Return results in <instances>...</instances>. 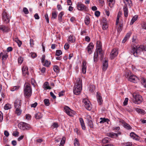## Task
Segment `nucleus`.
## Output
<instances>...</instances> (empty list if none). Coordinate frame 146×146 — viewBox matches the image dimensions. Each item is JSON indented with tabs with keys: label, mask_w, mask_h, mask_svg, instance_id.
Returning a JSON list of instances; mask_svg holds the SVG:
<instances>
[{
	"label": "nucleus",
	"mask_w": 146,
	"mask_h": 146,
	"mask_svg": "<svg viewBox=\"0 0 146 146\" xmlns=\"http://www.w3.org/2000/svg\"><path fill=\"white\" fill-rule=\"evenodd\" d=\"M98 56V53L97 51L96 52H95L94 54V62H97L98 61V59H97Z\"/></svg>",
	"instance_id": "obj_37"
},
{
	"label": "nucleus",
	"mask_w": 146,
	"mask_h": 146,
	"mask_svg": "<svg viewBox=\"0 0 146 146\" xmlns=\"http://www.w3.org/2000/svg\"><path fill=\"white\" fill-rule=\"evenodd\" d=\"M128 80L129 81L134 83H136L139 81L138 78L134 75H131L129 76Z\"/></svg>",
	"instance_id": "obj_11"
},
{
	"label": "nucleus",
	"mask_w": 146,
	"mask_h": 146,
	"mask_svg": "<svg viewBox=\"0 0 146 146\" xmlns=\"http://www.w3.org/2000/svg\"><path fill=\"white\" fill-rule=\"evenodd\" d=\"M30 44L31 47H33L34 44V41L32 39H30Z\"/></svg>",
	"instance_id": "obj_61"
},
{
	"label": "nucleus",
	"mask_w": 146,
	"mask_h": 146,
	"mask_svg": "<svg viewBox=\"0 0 146 146\" xmlns=\"http://www.w3.org/2000/svg\"><path fill=\"white\" fill-rule=\"evenodd\" d=\"M23 61V58L21 57H19L18 59V62L19 63L21 64Z\"/></svg>",
	"instance_id": "obj_53"
},
{
	"label": "nucleus",
	"mask_w": 146,
	"mask_h": 146,
	"mask_svg": "<svg viewBox=\"0 0 146 146\" xmlns=\"http://www.w3.org/2000/svg\"><path fill=\"white\" fill-rule=\"evenodd\" d=\"M44 104L46 106H48L50 104L49 100L48 99H45L44 100Z\"/></svg>",
	"instance_id": "obj_45"
},
{
	"label": "nucleus",
	"mask_w": 146,
	"mask_h": 146,
	"mask_svg": "<svg viewBox=\"0 0 146 146\" xmlns=\"http://www.w3.org/2000/svg\"><path fill=\"white\" fill-rule=\"evenodd\" d=\"M53 69L54 72L56 73H58L60 71V69L57 66H54Z\"/></svg>",
	"instance_id": "obj_38"
},
{
	"label": "nucleus",
	"mask_w": 146,
	"mask_h": 146,
	"mask_svg": "<svg viewBox=\"0 0 146 146\" xmlns=\"http://www.w3.org/2000/svg\"><path fill=\"white\" fill-rule=\"evenodd\" d=\"M108 66V60H106L103 63L102 68V70L104 71H105L107 69Z\"/></svg>",
	"instance_id": "obj_19"
},
{
	"label": "nucleus",
	"mask_w": 146,
	"mask_h": 146,
	"mask_svg": "<svg viewBox=\"0 0 146 146\" xmlns=\"http://www.w3.org/2000/svg\"><path fill=\"white\" fill-rule=\"evenodd\" d=\"M102 24H107L108 21L106 19L104 18L102 19Z\"/></svg>",
	"instance_id": "obj_50"
},
{
	"label": "nucleus",
	"mask_w": 146,
	"mask_h": 146,
	"mask_svg": "<svg viewBox=\"0 0 146 146\" xmlns=\"http://www.w3.org/2000/svg\"><path fill=\"white\" fill-rule=\"evenodd\" d=\"M19 134V132L17 131H14L13 133V136L15 137H17Z\"/></svg>",
	"instance_id": "obj_58"
},
{
	"label": "nucleus",
	"mask_w": 146,
	"mask_h": 146,
	"mask_svg": "<svg viewBox=\"0 0 146 146\" xmlns=\"http://www.w3.org/2000/svg\"><path fill=\"white\" fill-rule=\"evenodd\" d=\"M90 19L89 17V16L87 15L85 19V23L86 25H88L90 22Z\"/></svg>",
	"instance_id": "obj_25"
},
{
	"label": "nucleus",
	"mask_w": 146,
	"mask_h": 146,
	"mask_svg": "<svg viewBox=\"0 0 146 146\" xmlns=\"http://www.w3.org/2000/svg\"><path fill=\"white\" fill-rule=\"evenodd\" d=\"M142 83L144 85V86L146 88V80L144 78H143Z\"/></svg>",
	"instance_id": "obj_55"
},
{
	"label": "nucleus",
	"mask_w": 146,
	"mask_h": 146,
	"mask_svg": "<svg viewBox=\"0 0 146 146\" xmlns=\"http://www.w3.org/2000/svg\"><path fill=\"white\" fill-rule=\"evenodd\" d=\"M43 88L47 90L51 89L50 87L49 86L48 82H46L44 83V85Z\"/></svg>",
	"instance_id": "obj_35"
},
{
	"label": "nucleus",
	"mask_w": 146,
	"mask_h": 146,
	"mask_svg": "<svg viewBox=\"0 0 146 146\" xmlns=\"http://www.w3.org/2000/svg\"><path fill=\"white\" fill-rule=\"evenodd\" d=\"M98 49L99 50V55L100 56V59L102 60L104 58V54L103 52L101 50L100 47L98 48Z\"/></svg>",
	"instance_id": "obj_33"
},
{
	"label": "nucleus",
	"mask_w": 146,
	"mask_h": 146,
	"mask_svg": "<svg viewBox=\"0 0 146 146\" xmlns=\"http://www.w3.org/2000/svg\"><path fill=\"white\" fill-rule=\"evenodd\" d=\"M94 47V45H93V44L92 42H90L87 46V51L89 54H90L92 53Z\"/></svg>",
	"instance_id": "obj_14"
},
{
	"label": "nucleus",
	"mask_w": 146,
	"mask_h": 146,
	"mask_svg": "<svg viewBox=\"0 0 146 146\" xmlns=\"http://www.w3.org/2000/svg\"><path fill=\"white\" fill-rule=\"evenodd\" d=\"M16 109L15 113L18 115H19L21 113L22 110L21 109V108H15Z\"/></svg>",
	"instance_id": "obj_26"
},
{
	"label": "nucleus",
	"mask_w": 146,
	"mask_h": 146,
	"mask_svg": "<svg viewBox=\"0 0 146 146\" xmlns=\"http://www.w3.org/2000/svg\"><path fill=\"white\" fill-rule=\"evenodd\" d=\"M138 17V16L137 15H135L132 18L130 24L132 25L133 23L137 19Z\"/></svg>",
	"instance_id": "obj_27"
},
{
	"label": "nucleus",
	"mask_w": 146,
	"mask_h": 146,
	"mask_svg": "<svg viewBox=\"0 0 146 146\" xmlns=\"http://www.w3.org/2000/svg\"><path fill=\"white\" fill-rule=\"evenodd\" d=\"M19 88V87L15 86H14L13 88L11 89V90L12 91H14L15 90H16L18 89Z\"/></svg>",
	"instance_id": "obj_57"
},
{
	"label": "nucleus",
	"mask_w": 146,
	"mask_h": 146,
	"mask_svg": "<svg viewBox=\"0 0 146 146\" xmlns=\"http://www.w3.org/2000/svg\"><path fill=\"white\" fill-rule=\"evenodd\" d=\"M31 57L33 58H35L37 56L36 54V53L34 52H31Z\"/></svg>",
	"instance_id": "obj_59"
},
{
	"label": "nucleus",
	"mask_w": 146,
	"mask_h": 146,
	"mask_svg": "<svg viewBox=\"0 0 146 146\" xmlns=\"http://www.w3.org/2000/svg\"><path fill=\"white\" fill-rule=\"evenodd\" d=\"M64 14V12H61L58 15V19L60 22H61L62 21V17Z\"/></svg>",
	"instance_id": "obj_34"
},
{
	"label": "nucleus",
	"mask_w": 146,
	"mask_h": 146,
	"mask_svg": "<svg viewBox=\"0 0 146 146\" xmlns=\"http://www.w3.org/2000/svg\"><path fill=\"white\" fill-rule=\"evenodd\" d=\"M131 32H129L127 33L125 36V37L124 39L122 41V42L124 43H125L126 41L129 38L131 34Z\"/></svg>",
	"instance_id": "obj_22"
},
{
	"label": "nucleus",
	"mask_w": 146,
	"mask_h": 146,
	"mask_svg": "<svg viewBox=\"0 0 146 146\" xmlns=\"http://www.w3.org/2000/svg\"><path fill=\"white\" fill-rule=\"evenodd\" d=\"M95 89V87L94 85H91L89 87V90L92 92Z\"/></svg>",
	"instance_id": "obj_47"
},
{
	"label": "nucleus",
	"mask_w": 146,
	"mask_h": 146,
	"mask_svg": "<svg viewBox=\"0 0 146 146\" xmlns=\"http://www.w3.org/2000/svg\"><path fill=\"white\" fill-rule=\"evenodd\" d=\"M66 138L64 137H63L61 140L60 146H63L65 141Z\"/></svg>",
	"instance_id": "obj_42"
},
{
	"label": "nucleus",
	"mask_w": 146,
	"mask_h": 146,
	"mask_svg": "<svg viewBox=\"0 0 146 146\" xmlns=\"http://www.w3.org/2000/svg\"><path fill=\"white\" fill-rule=\"evenodd\" d=\"M2 17L4 23H8L9 22L10 16L9 14L5 11L2 13Z\"/></svg>",
	"instance_id": "obj_5"
},
{
	"label": "nucleus",
	"mask_w": 146,
	"mask_h": 146,
	"mask_svg": "<svg viewBox=\"0 0 146 146\" xmlns=\"http://www.w3.org/2000/svg\"><path fill=\"white\" fill-rule=\"evenodd\" d=\"M57 14L58 13L56 11H53L52 14V19H56L57 17Z\"/></svg>",
	"instance_id": "obj_28"
},
{
	"label": "nucleus",
	"mask_w": 146,
	"mask_h": 146,
	"mask_svg": "<svg viewBox=\"0 0 146 146\" xmlns=\"http://www.w3.org/2000/svg\"><path fill=\"white\" fill-rule=\"evenodd\" d=\"M18 127L20 129L23 130L27 129L29 127V125L23 122H20L18 124Z\"/></svg>",
	"instance_id": "obj_9"
},
{
	"label": "nucleus",
	"mask_w": 146,
	"mask_h": 146,
	"mask_svg": "<svg viewBox=\"0 0 146 146\" xmlns=\"http://www.w3.org/2000/svg\"><path fill=\"white\" fill-rule=\"evenodd\" d=\"M100 14V12L98 11H96L95 13V15L97 17H98Z\"/></svg>",
	"instance_id": "obj_62"
},
{
	"label": "nucleus",
	"mask_w": 146,
	"mask_h": 146,
	"mask_svg": "<svg viewBox=\"0 0 146 146\" xmlns=\"http://www.w3.org/2000/svg\"><path fill=\"white\" fill-rule=\"evenodd\" d=\"M125 3L124 5H128L129 8H131L132 6V2L131 0H123Z\"/></svg>",
	"instance_id": "obj_20"
},
{
	"label": "nucleus",
	"mask_w": 146,
	"mask_h": 146,
	"mask_svg": "<svg viewBox=\"0 0 146 146\" xmlns=\"http://www.w3.org/2000/svg\"><path fill=\"white\" fill-rule=\"evenodd\" d=\"M88 124L89 126L91 128H94V125L92 121L91 120H88Z\"/></svg>",
	"instance_id": "obj_31"
},
{
	"label": "nucleus",
	"mask_w": 146,
	"mask_h": 146,
	"mask_svg": "<svg viewBox=\"0 0 146 146\" xmlns=\"http://www.w3.org/2000/svg\"><path fill=\"white\" fill-rule=\"evenodd\" d=\"M2 55V60H5L8 57V55L7 54H4L3 53V54Z\"/></svg>",
	"instance_id": "obj_48"
},
{
	"label": "nucleus",
	"mask_w": 146,
	"mask_h": 146,
	"mask_svg": "<svg viewBox=\"0 0 146 146\" xmlns=\"http://www.w3.org/2000/svg\"><path fill=\"white\" fill-rule=\"evenodd\" d=\"M133 103L137 104H141L143 100V99L141 96L139 94H136L135 93L133 94Z\"/></svg>",
	"instance_id": "obj_4"
},
{
	"label": "nucleus",
	"mask_w": 146,
	"mask_h": 146,
	"mask_svg": "<svg viewBox=\"0 0 146 146\" xmlns=\"http://www.w3.org/2000/svg\"><path fill=\"white\" fill-rule=\"evenodd\" d=\"M76 83L74 87L73 92L74 94L78 95L79 94L82 90V80L78 78L76 79Z\"/></svg>",
	"instance_id": "obj_2"
},
{
	"label": "nucleus",
	"mask_w": 146,
	"mask_h": 146,
	"mask_svg": "<svg viewBox=\"0 0 146 146\" xmlns=\"http://www.w3.org/2000/svg\"><path fill=\"white\" fill-rule=\"evenodd\" d=\"M124 16L127 17L128 15V10L127 5H124L123 7Z\"/></svg>",
	"instance_id": "obj_18"
},
{
	"label": "nucleus",
	"mask_w": 146,
	"mask_h": 146,
	"mask_svg": "<svg viewBox=\"0 0 146 146\" xmlns=\"http://www.w3.org/2000/svg\"><path fill=\"white\" fill-rule=\"evenodd\" d=\"M136 110L138 112L141 113H144L145 112L144 110L138 108L136 109Z\"/></svg>",
	"instance_id": "obj_49"
},
{
	"label": "nucleus",
	"mask_w": 146,
	"mask_h": 146,
	"mask_svg": "<svg viewBox=\"0 0 146 146\" xmlns=\"http://www.w3.org/2000/svg\"><path fill=\"white\" fill-rule=\"evenodd\" d=\"M11 108V106L9 104H7L4 107V108L5 110H8Z\"/></svg>",
	"instance_id": "obj_46"
},
{
	"label": "nucleus",
	"mask_w": 146,
	"mask_h": 146,
	"mask_svg": "<svg viewBox=\"0 0 146 146\" xmlns=\"http://www.w3.org/2000/svg\"><path fill=\"white\" fill-rule=\"evenodd\" d=\"M97 98L98 102L99 103V105H101L102 104L103 102L102 98L100 96V94H99L98 92L97 93Z\"/></svg>",
	"instance_id": "obj_17"
},
{
	"label": "nucleus",
	"mask_w": 146,
	"mask_h": 146,
	"mask_svg": "<svg viewBox=\"0 0 146 146\" xmlns=\"http://www.w3.org/2000/svg\"><path fill=\"white\" fill-rule=\"evenodd\" d=\"M14 40L17 43L18 46L20 47L22 44L21 41L18 38H15Z\"/></svg>",
	"instance_id": "obj_39"
},
{
	"label": "nucleus",
	"mask_w": 146,
	"mask_h": 146,
	"mask_svg": "<svg viewBox=\"0 0 146 146\" xmlns=\"http://www.w3.org/2000/svg\"><path fill=\"white\" fill-rule=\"evenodd\" d=\"M130 136L133 139H135L136 140H138L139 139L138 138H136V137H138V136L135 134L133 132H131L130 134Z\"/></svg>",
	"instance_id": "obj_30"
},
{
	"label": "nucleus",
	"mask_w": 146,
	"mask_h": 146,
	"mask_svg": "<svg viewBox=\"0 0 146 146\" xmlns=\"http://www.w3.org/2000/svg\"><path fill=\"white\" fill-rule=\"evenodd\" d=\"M82 69L83 73L85 74L86 70V62L85 60H83L82 66Z\"/></svg>",
	"instance_id": "obj_15"
},
{
	"label": "nucleus",
	"mask_w": 146,
	"mask_h": 146,
	"mask_svg": "<svg viewBox=\"0 0 146 146\" xmlns=\"http://www.w3.org/2000/svg\"><path fill=\"white\" fill-rule=\"evenodd\" d=\"M79 120L82 129L83 130H85L86 129V127L83 119L82 118H79Z\"/></svg>",
	"instance_id": "obj_21"
},
{
	"label": "nucleus",
	"mask_w": 146,
	"mask_h": 146,
	"mask_svg": "<svg viewBox=\"0 0 146 146\" xmlns=\"http://www.w3.org/2000/svg\"><path fill=\"white\" fill-rule=\"evenodd\" d=\"M0 30L3 32H7L9 30V29L6 26L3 25H0Z\"/></svg>",
	"instance_id": "obj_16"
},
{
	"label": "nucleus",
	"mask_w": 146,
	"mask_h": 146,
	"mask_svg": "<svg viewBox=\"0 0 146 146\" xmlns=\"http://www.w3.org/2000/svg\"><path fill=\"white\" fill-rule=\"evenodd\" d=\"M21 100L17 99L15 100L14 102V106L15 108H21Z\"/></svg>",
	"instance_id": "obj_13"
},
{
	"label": "nucleus",
	"mask_w": 146,
	"mask_h": 146,
	"mask_svg": "<svg viewBox=\"0 0 146 146\" xmlns=\"http://www.w3.org/2000/svg\"><path fill=\"white\" fill-rule=\"evenodd\" d=\"M128 100V98H126L125 99V100L123 103V105L124 106H126L127 104Z\"/></svg>",
	"instance_id": "obj_60"
},
{
	"label": "nucleus",
	"mask_w": 146,
	"mask_h": 146,
	"mask_svg": "<svg viewBox=\"0 0 146 146\" xmlns=\"http://www.w3.org/2000/svg\"><path fill=\"white\" fill-rule=\"evenodd\" d=\"M5 96L4 94L1 93V95L0 96V102H1L4 99Z\"/></svg>",
	"instance_id": "obj_56"
},
{
	"label": "nucleus",
	"mask_w": 146,
	"mask_h": 146,
	"mask_svg": "<svg viewBox=\"0 0 146 146\" xmlns=\"http://www.w3.org/2000/svg\"><path fill=\"white\" fill-rule=\"evenodd\" d=\"M23 74V76L28 77L29 75L28 68L27 66H24L22 69Z\"/></svg>",
	"instance_id": "obj_10"
},
{
	"label": "nucleus",
	"mask_w": 146,
	"mask_h": 146,
	"mask_svg": "<svg viewBox=\"0 0 146 146\" xmlns=\"http://www.w3.org/2000/svg\"><path fill=\"white\" fill-rule=\"evenodd\" d=\"M69 47V44L68 43H66L64 45V48L65 49H68Z\"/></svg>",
	"instance_id": "obj_63"
},
{
	"label": "nucleus",
	"mask_w": 146,
	"mask_h": 146,
	"mask_svg": "<svg viewBox=\"0 0 146 146\" xmlns=\"http://www.w3.org/2000/svg\"><path fill=\"white\" fill-rule=\"evenodd\" d=\"M23 11L26 14H27L29 13L28 10L27 9L26 7H24L23 8Z\"/></svg>",
	"instance_id": "obj_54"
},
{
	"label": "nucleus",
	"mask_w": 146,
	"mask_h": 146,
	"mask_svg": "<svg viewBox=\"0 0 146 146\" xmlns=\"http://www.w3.org/2000/svg\"><path fill=\"white\" fill-rule=\"evenodd\" d=\"M64 109L65 112L68 115L70 116H72V113L74 111L72 110H71L68 106L65 107L64 108Z\"/></svg>",
	"instance_id": "obj_12"
},
{
	"label": "nucleus",
	"mask_w": 146,
	"mask_h": 146,
	"mask_svg": "<svg viewBox=\"0 0 146 146\" xmlns=\"http://www.w3.org/2000/svg\"><path fill=\"white\" fill-rule=\"evenodd\" d=\"M74 146H79V143L78 140L75 138L74 141Z\"/></svg>",
	"instance_id": "obj_40"
},
{
	"label": "nucleus",
	"mask_w": 146,
	"mask_h": 146,
	"mask_svg": "<svg viewBox=\"0 0 146 146\" xmlns=\"http://www.w3.org/2000/svg\"><path fill=\"white\" fill-rule=\"evenodd\" d=\"M42 117V115L41 113L39 112H38L35 115V117L37 119H41Z\"/></svg>",
	"instance_id": "obj_24"
},
{
	"label": "nucleus",
	"mask_w": 146,
	"mask_h": 146,
	"mask_svg": "<svg viewBox=\"0 0 146 146\" xmlns=\"http://www.w3.org/2000/svg\"><path fill=\"white\" fill-rule=\"evenodd\" d=\"M45 56L44 55H43L42 56L41 58V62L42 64L44 63V60L45 59Z\"/></svg>",
	"instance_id": "obj_64"
},
{
	"label": "nucleus",
	"mask_w": 146,
	"mask_h": 146,
	"mask_svg": "<svg viewBox=\"0 0 146 146\" xmlns=\"http://www.w3.org/2000/svg\"><path fill=\"white\" fill-rule=\"evenodd\" d=\"M108 24H102V28L103 30H106L108 28Z\"/></svg>",
	"instance_id": "obj_51"
},
{
	"label": "nucleus",
	"mask_w": 146,
	"mask_h": 146,
	"mask_svg": "<svg viewBox=\"0 0 146 146\" xmlns=\"http://www.w3.org/2000/svg\"><path fill=\"white\" fill-rule=\"evenodd\" d=\"M124 127L126 129L130 130L132 129V127L128 124L125 123H123Z\"/></svg>",
	"instance_id": "obj_29"
},
{
	"label": "nucleus",
	"mask_w": 146,
	"mask_h": 146,
	"mask_svg": "<svg viewBox=\"0 0 146 146\" xmlns=\"http://www.w3.org/2000/svg\"><path fill=\"white\" fill-rule=\"evenodd\" d=\"M62 52L60 50H57L56 52V56H59L60 55L62 54Z\"/></svg>",
	"instance_id": "obj_43"
},
{
	"label": "nucleus",
	"mask_w": 146,
	"mask_h": 146,
	"mask_svg": "<svg viewBox=\"0 0 146 146\" xmlns=\"http://www.w3.org/2000/svg\"><path fill=\"white\" fill-rule=\"evenodd\" d=\"M83 102L86 109L89 110L91 109V105L90 102L88 99H83Z\"/></svg>",
	"instance_id": "obj_6"
},
{
	"label": "nucleus",
	"mask_w": 146,
	"mask_h": 146,
	"mask_svg": "<svg viewBox=\"0 0 146 146\" xmlns=\"http://www.w3.org/2000/svg\"><path fill=\"white\" fill-rule=\"evenodd\" d=\"M77 8L79 10L84 11H86L88 10V7L82 3L81 2H79L77 3Z\"/></svg>",
	"instance_id": "obj_7"
},
{
	"label": "nucleus",
	"mask_w": 146,
	"mask_h": 146,
	"mask_svg": "<svg viewBox=\"0 0 146 146\" xmlns=\"http://www.w3.org/2000/svg\"><path fill=\"white\" fill-rule=\"evenodd\" d=\"M108 136L110 137L114 138L115 137H117L118 136L117 134L113 133H107Z\"/></svg>",
	"instance_id": "obj_23"
},
{
	"label": "nucleus",
	"mask_w": 146,
	"mask_h": 146,
	"mask_svg": "<svg viewBox=\"0 0 146 146\" xmlns=\"http://www.w3.org/2000/svg\"><path fill=\"white\" fill-rule=\"evenodd\" d=\"M100 119L101 120V121H100V123H104V122L107 121L108 122L109 121V119H106L105 118H101Z\"/></svg>",
	"instance_id": "obj_41"
},
{
	"label": "nucleus",
	"mask_w": 146,
	"mask_h": 146,
	"mask_svg": "<svg viewBox=\"0 0 146 146\" xmlns=\"http://www.w3.org/2000/svg\"><path fill=\"white\" fill-rule=\"evenodd\" d=\"M32 92V89L30 85L29 84H26L24 88V94L25 96L27 98H29L31 96Z\"/></svg>",
	"instance_id": "obj_3"
},
{
	"label": "nucleus",
	"mask_w": 146,
	"mask_h": 146,
	"mask_svg": "<svg viewBox=\"0 0 146 146\" xmlns=\"http://www.w3.org/2000/svg\"><path fill=\"white\" fill-rule=\"evenodd\" d=\"M3 74L5 78H7L9 76V74L7 72H3Z\"/></svg>",
	"instance_id": "obj_52"
},
{
	"label": "nucleus",
	"mask_w": 146,
	"mask_h": 146,
	"mask_svg": "<svg viewBox=\"0 0 146 146\" xmlns=\"http://www.w3.org/2000/svg\"><path fill=\"white\" fill-rule=\"evenodd\" d=\"M118 54V51L117 48L113 49L110 54V57L111 60L113 59L117 56Z\"/></svg>",
	"instance_id": "obj_8"
},
{
	"label": "nucleus",
	"mask_w": 146,
	"mask_h": 146,
	"mask_svg": "<svg viewBox=\"0 0 146 146\" xmlns=\"http://www.w3.org/2000/svg\"><path fill=\"white\" fill-rule=\"evenodd\" d=\"M69 40L71 42L73 43L75 41L74 37L73 35H70L68 38Z\"/></svg>",
	"instance_id": "obj_32"
},
{
	"label": "nucleus",
	"mask_w": 146,
	"mask_h": 146,
	"mask_svg": "<svg viewBox=\"0 0 146 146\" xmlns=\"http://www.w3.org/2000/svg\"><path fill=\"white\" fill-rule=\"evenodd\" d=\"M110 141V139L108 137H105L102 139V142L104 143H108Z\"/></svg>",
	"instance_id": "obj_36"
},
{
	"label": "nucleus",
	"mask_w": 146,
	"mask_h": 146,
	"mask_svg": "<svg viewBox=\"0 0 146 146\" xmlns=\"http://www.w3.org/2000/svg\"><path fill=\"white\" fill-rule=\"evenodd\" d=\"M43 65L46 66L48 67L49 66V65L50 64V62H49L47 60H45L44 61V63H43Z\"/></svg>",
	"instance_id": "obj_44"
},
{
	"label": "nucleus",
	"mask_w": 146,
	"mask_h": 146,
	"mask_svg": "<svg viewBox=\"0 0 146 146\" xmlns=\"http://www.w3.org/2000/svg\"><path fill=\"white\" fill-rule=\"evenodd\" d=\"M143 50L146 51L145 47L144 45H138L135 47H133L130 53L131 54H133L135 56H137L140 52Z\"/></svg>",
	"instance_id": "obj_1"
}]
</instances>
